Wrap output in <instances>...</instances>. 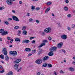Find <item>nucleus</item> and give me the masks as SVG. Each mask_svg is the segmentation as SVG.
<instances>
[{
    "label": "nucleus",
    "instance_id": "41",
    "mask_svg": "<svg viewBox=\"0 0 75 75\" xmlns=\"http://www.w3.org/2000/svg\"><path fill=\"white\" fill-rule=\"evenodd\" d=\"M4 8V7H2L0 8V10H3Z\"/></svg>",
    "mask_w": 75,
    "mask_h": 75
},
{
    "label": "nucleus",
    "instance_id": "23",
    "mask_svg": "<svg viewBox=\"0 0 75 75\" xmlns=\"http://www.w3.org/2000/svg\"><path fill=\"white\" fill-rule=\"evenodd\" d=\"M0 57L1 59H4V55L3 54H1L0 56Z\"/></svg>",
    "mask_w": 75,
    "mask_h": 75
},
{
    "label": "nucleus",
    "instance_id": "44",
    "mask_svg": "<svg viewBox=\"0 0 75 75\" xmlns=\"http://www.w3.org/2000/svg\"><path fill=\"white\" fill-rule=\"evenodd\" d=\"M48 40L50 41H51V40H52V38L51 37H49L48 38Z\"/></svg>",
    "mask_w": 75,
    "mask_h": 75
},
{
    "label": "nucleus",
    "instance_id": "4",
    "mask_svg": "<svg viewBox=\"0 0 75 75\" xmlns=\"http://www.w3.org/2000/svg\"><path fill=\"white\" fill-rule=\"evenodd\" d=\"M16 0H7L6 3L8 4L11 5L12 4V1H14Z\"/></svg>",
    "mask_w": 75,
    "mask_h": 75
},
{
    "label": "nucleus",
    "instance_id": "52",
    "mask_svg": "<svg viewBox=\"0 0 75 75\" xmlns=\"http://www.w3.org/2000/svg\"><path fill=\"white\" fill-rule=\"evenodd\" d=\"M72 28H75V26H74V24H73L72 25Z\"/></svg>",
    "mask_w": 75,
    "mask_h": 75
},
{
    "label": "nucleus",
    "instance_id": "35",
    "mask_svg": "<svg viewBox=\"0 0 75 75\" xmlns=\"http://www.w3.org/2000/svg\"><path fill=\"white\" fill-rule=\"evenodd\" d=\"M35 9V6H31V9L34 10Z\"/></svg>",
    "mask_w": 75,
    "mask_h": 75
},
{
    "label": "nucleus",
    "instance_id": "32",
    "mask_svg": "<svg viewBox=\"0 0 75 75\" xmlns=\"http://www.w3.org/2000/svg\"><path fill=\"white\" fill-rule=\"evenodd\" d=\"M4 32V29H2L0 30V33H2Z\"/></svg>",
    "mask_w": 75,
    "mask_h": 75
},
{
    "label": "nucleus",
    "instance_id": "27",
    "mask_svg": "<svg viewBox=\"0 0 75 75\" xmlns=\"http://www.w3.org/2000/svg\"><path fill=\"white\" fill-rule=\"evenodd\" d=\"M64 9L65 11H68V8L66 6H65L64 7Z\"/></svg>",
    "mask_w": 75,
    "mask_h": 75
},
{
    "label": "nucleus",
    "instance_id": "11",
    "mask_svg": "<svg viewBox=\"0 0 75 75\" xmlns=\"http://www.w3.org/2000/svg\"><path fill=\"white\" fill-rule=\"evenodd\" d=\"M30 42V40H23L22 41V43H28Z\"/></svg>",
    "mask_w": 75,
    "mask_h": 75
},
{
    "label": "nucleus",
    "instance_id": "24",
    "mask_svg": "<svg viewBox=\"0 0 75 75\" xmlns=\"http://www.w3.org/2000/svg\"><path fill=\"white\" fill-rule=\"evenodd\" d=\"M42 42L44 43H47V42H48V40H44Z\"/></svg>",
    "mask_w": 75,
    "mask_h": 75
},
{
    "label": "nucleus",
    "instance_id": "19",
    "mask_svg": "<svg viewBox=\"0 0 75 75\" xmlns=\"http://www.w3.org/2000/svg\"><path fill=\"white\" fill-rule=\"evenodd\" d=\"M15 41H18V42H20V39L19 38H16L15 39Z\"/></svg>",
    "mask_w": 75,
    "mask_h": 75
},
{
    "label": "nucleus",
    "instance_id": "30",
    "mask_svg": "<svg viewBox=\"0 0 75 75\" xmlns=\"http://www.w3.org/2000/svg\"><path fill=\"white\" fill-rule=\"evenodd\" d=\"M29 22H32V21H33V19L32 18H30L29 19Z\"/></svg>",
    "mask_w": 75,
    "mask_h": 75
},
{
    "label": "nucleus",
    "instance_id": "7",
    "mask_svg": "<svg viewBox=\"0 0 75 75\" xmlns=\"http://www.w3.org/2000/svg\"><path fill=\"white\" fill-rule=\"evenodd\" d=\"M57 49V47L55 46L53 47H51L50 50V51H55Z\"/></svg>",
    "mask_w": 75,
    "mask_h": 75
},
{
    "label": "nucleus",
    "instance_id": "64",
    "mask_svg": "<svg viewBox=\"0 0 75 75\" xmlns=\"http://www.w3.org/2000/svg\"><path fill=\"white\" fill-rule=\"evenodd\" d=\"M73 59L75 60V57H73Z\"/></svg>",
    "mask_w": 75,
    "mask_h": 75
},
{
    "label": "nucleus",
    "instance_id": "33",
    "mask_svg": "<svg viewBox=\"0 0 75 75\" xmlns=\"http://www.w3.org/2000/svg\"><path fill=\"white\" fill-rule=\"evenodd\" d=\"M52 67V66L51 65V64H48V67H49L50 68H51V67Z\"/></svg>",
    "mask_w": 75,
    "mask_h": 75
},
{
    "label": "nucleus",
    "instance_id": "29",
    "mask_svg": "<svg viewBox=\"0 0 75 75\" xmlns=\"http://www.w3.org/2000/svg\"><path fill=\"white\" fill-rule=\"evenodd\" d=\"M25 29H26V26H23L22 27V30H24Z\"/></svg>",
    "mask_w": 75,
    "mask_h": 75
},
{
    "label": "nucleus",
    "instance_id": "17",
    "mask_svg": "<svg viewBox=\"0 0 75 75\" xmlns=\"http://www.w3.org/2000/svg\"><path fill=\"white\" fill-rule=\"evenodd\" d=\"M13 74V73L12 71H10L8 72L6 75H12Z\"/></svg>",
    "mask_w": 75,
    "mask_h": 75
},
{
    "label": "nucleus",
    "instance_id": "46",
    "mask_svg": "<svg viewBox=\"0 0 75 75\" xmlns=\"http://www.w3.org/2000/svg\"><path fill=\"white\" fill-rule=\"evenodd\" d=\"M31 43L32 44H35V40H33L32 41Z\"/></svg>",
    "mask_w": 75,
    "mask_h": 75
},
{
    "label": "nucleus",
    "instance_id": "55",
    "mask_svg": "<svg viewBox=\"0 0 75 75\" xmlns=\"http://www.w3.org/2000/svg\"><path fill=\"white\" fill-rule=\"evenodd\" d=\"M54 75H58V73H57L56 72H54Z\"/></svg>",
    "mask_w": 75,
    "mask_h": 75
},
{
    "label": "nucleus",
    "instance_id": "39",
    "mask_svg": "<svg viewBox=\"0 0 75 75\" xmlns=\"http://www.w3.org/2000/svg\"><path fill=\"white\" fill-rule=\"evenodd\" d=\"M4 72V69H3L2 71H0V73H3Z\"/></svg>",
    "mask_w": 75,
    "mask_h": 75
},
{
    "label": "nucleus",
    "instance_id": "26",
    "mask_svg": "<svg viewBox=\"0 0 75 75\" xmlns=\"http://www.w3.org/2000/svg\"><path fill=\"white\" fill-rule=\"evenodd\" d=\"M60 51L61 52L62 51V52H64V54H65V52H66V51H65V50L64 49H62V50H60Z\"/></svg>",
    "mask_w": 75,
    "mask_h": 75
},
{
    "label": "nucleus",
    "instance_id": "51",
    "mask_svg": "<svg viewBox=\"0 0 75 75\" xmlns=\"http://www.w3.org/2000/svg\"><path fill=\"white\" fill-rule=\"evenodd\" d=\"M46 10L49 11H50V8L49 7V8H47Z\"/></svg>",
    "mask_w": 75,
    "mask_h": 75
},
{
    "label": "nucleus",
    "instance_id": "48",
    "mask_svg": "<svg viewBox=\"0 0 75 75\" xmlns=\"http://www.w3.org/2000/svg\"><path fill=\"white\" fill-rule=\"evenodd\" d=\"M35 21L37 23H38H38H40V21L38 20H36Z\"/></svg>",
    "mask_w": 75,
    "mask_h": 75
},
{
    "label": "nucleus",
    "instance_id": "12",
    "mask_svg": "<svg viewBox=\"0 0 75 75\" xmlns=\"http://www.w3.org/2000/svg\"><path fill=\"white\" fill-rule=\"evenodd\" d=\"M21 61V59H17L16 61L14 62V63H19Z\"/></svg>",
    "mask_w": 75,
    "mask_h": 75
},
{
    "label": "nucleus",
    "instance_id": "56",
    "mask_svg": "<svg viewBox=\"0 0 75 75\" xmlns=\"http://www.w3.org/2000/svg\"><path fill=\"white\" fill-rule=\"evenodd\" d=\"M41 75V73L40 72H38V74L37 75Z\"/></svg>",
    "mask_w": 75,
    "mask_h": 75
},
{
    "label": "nucleus",
    "instance_id": "58",
    "mask_svg": "<svg viewBox=\"0 0 75 75\" xmlns=\"http://www.w3.org/2000/svg\"><path fill=\"white\" fill-rule=\"evenodd\" d=\"M8 20H12V18H8Z\"/></svg>",
    "mask_w": 75,
    "mask_h": 75
},
{
    "label": "nucleus",
    "instance_id": "6",
    "mask_svg": "<svg viewBox=\"0 0 75 75\" xmlns=\"http://www.w3.org/2000/svg\"><path fill=\"white\" fill-rule=\"evenodd\" d=\"M61 37L63 40H66L67 38V35H63L61 36Z\"/></svg>",
    "mask_w": 75,
    "mask_h": 75
},
{
    "label": "nucleus",
    "instance_id": "18",
    "mask_svg": "<svg viewBox=\"0 0 75 75\" xmlns=\"http://www.w3.org/2000/svg\"><path fill=\"white\" fill-rule=\"evenodd\" d=\"M41 52H42V50H39V51H38V55H40V54H41Z\"/></svg>",
    "mask_w": 75,
    "mask_h": 75
},
{
    "label": "nucleus",
    "instance_id": "43",
    "mask_svg": "<svg viewBox=\"0 0 75 75\" xmlns=\"http://www.w3.org/2000/svg\"><path fill=\"white\" fill-rule=\"evenodd\" d=\"M60 74H65V72L63 71H62V70H61L60 71Z\"/></svg>",
    "mask_w": 75,
    "mask_h": 75
},
{
    "label": "nucleus",
    "instance_id": "62",
    "mask_svg": "<svg viewBox=\"0 0 75 75\" xmlns=\"http://www.w3.org/2000/svg\"><path fill=\"white\" fill-rule=\"evenodd\" d=\"M7 39L8 40H10V37H8L7 38Z\"/></svg>",
    "mask_w": 75,
    "mask_h": 75
},
{
    "label": "nucleus",
    "instance_id": "8",
    "mask_svg": "<svg viewBox=\"0 0 75 75\" xmlns=\"http://www.w3.org/2000/svg\"><path fill=\"white\" fill-rule=\"evenodd\" d=\"M13 19L15 21H19V19H18V18L16 16H13L12 17Z\"/></svg>",
    "mask_w": 75,
    "mask_h": 75
},
{
    "label": "nucleus",
    "instance_id": "42",
    "mask_svg": "<svg viewBox=\"0 0 75 75\" xmlns=\"http://www.w3.org/2000/svg\"><path fill=\"white\" fill-rule=\"evenodd\" d=\"M40 8L37 7L35 9V10L37 11V10H40Z\"/></svg>",
    "mask_w": 75,
    "mask_h": 75
},
{
    "label": "nucleus",
    "instance_id": "50",
    "mask_svg": "<svg viewBox=\"0 0 75 75\" xmlns=\"http://www.w3.org/2000/svg\"><path fill=\"white\" fill-rule=\"evenodd\" d=\"M1 35H5V33H4V32H3V33H2L1 34Z\"/></svg>",
    "mask_w": 75,
    "mask_h": 75
},
{
    "label": "nucleus",
    "instance_id": "53",
    "mask_svg": "<svg viewBox=\"0 0 75 75\" xmlns=\"http://www.w3.org/2000/svg\"><path fill=\"white\" fill-rule=\"evenodd\" d=\"M34 37H30V40H33V39H34Z\"/></svg>",
    "mask_w": 75,
    "mask_h": 75
},
{
    "label": "nucleus",
    "instance_id": "54",
    "mask_svg": "<svg viewBox=\"0 0 75 75\" xmlns=\"http://www.w3.org/2000/svg\"><path fill=\"white\" fill-rule=\"evenodd\" d=\"M13 41V39L11 40V41H10V43H12Z\"/></svg>",
    "mask_w": 75,
    "mask_h": 75
},
{
    "label": "nucleus",
    "instance_id": "57",
    "mask_svg": "<svg viewBox=\"0 0 75 75\" xmlns=\"http://www.w3.org/2000/svg\"><path fill=\"white\" fill-rule=\"evenodd\" d=\"M13 13H16V11L14 10H12Z\"/></svg>",
    "mask_w": 75,
    "mask_h": 75
},
{
    "label": "nucleus",
    "instance_id": "2",
    "mask_svg": "<svg viewBox=\"0 0 75 75\" xmlns=\"http://www.w3.org/2000/svg\"><path fill=\"white\" fill-rule=\"evenodd\" d=\"M51 28L48 27L45 29L44 31L45 33H50L51 32Z\"/></svg>",
    "mask_w": 75,
    "mask_h": 75
},
{
    "label": "nucleus",
    "instance_id": "38",
    "mask_svg": "<svg viewBox=\"0 0 75 75\" xmlns=\"http://www.w3.org/2000/svg\"><path fill=\"white\" fill-rule=\"evenodd\" d=\"M4 33H5V35L7 34L8 33V31H4Z\"/></svg>",
    "mask_w": 75,
    "mask_h": 75
},
{
    "label": "nucleus",
    "instance_id": "25",
    "mask_svg": "<svg viewBox=\"0 0 75 75\" xmlns=\"http://www.w3.org/2000/svg\"><path fill=\"white\" fill-rule=\"evenodd\" d=\"M47 65H48V64L46 63H45L44 64L42 65V67H46L47 66Z\"/></svg>",
    "mask_w": 75,
    "mask_h": 75
},
{
    "label": "nucleus",
    "instance_id": "10",
    "mask_svg": "<svg viewBox=\"0 0 75 75\" xmlns=\"http://www.w3.org/2000/svg\"><path fill=\"white\" fill-rule=\"evenodd\" d=\"M18 67H19V65H18V64H16L14 65V69H15V70H17L18 69Z\"/></svg>",
    "mask_w": 75,
    "mask_h": 75
},
{
    "label": "nucleus",
    "instance_id": "21",
    "mask_svg": "<svg viewBox=\"0 0 75 75\" xmlns=\"http://www.w3.org/2000/svg\"><path fill=\"white\" fill-rule=\"evenodd\" d=\"M47 6H50L51 4H52V2L51 1L48 2V3H47Z\"/></svg>",
    "mask_w": 75,
    "mask_h": 75
},
{
    "label": "nucleus",
    "instance_id": "61",
    "mask_svg": "<svg viewBox=\"0 0 75 75\" xmlns=\"http://www.w3.org/2000/svg\"><path fill=\"white\" fill-rule=\"evenodd\" d=\"M19 4H22L23 2L21 1H19Z\"/></svg>",
    "mask_w": 75,
    "mask_h": 75
},
{
    "label": "nucleus",
    "instance_id": "63",
    "mask_svg": "<svg viewBox=\"0 0 75 75\" xmlns=\"http://www.w3.org/2000/svg\"><path fill=\"white\" fill-rule=\"evenodd\" d=\"M9 47H13V45H10Z\"/></svg>",
    "mask_w": 75,
    "mask_h": 75
},
{
    "label": "nucleus",
    "instance_id": "15",
    "mask_svg": "<svg viewBox=\"0 0 75 75\" xmlns=\"http://www.w3.org/2000/svg\"><path fill=\"white\" fill-rule=\"evenodd\" d=\"M53 54L54 53H53L52 51L50 52L48 54V55H49V56H52Z\"/></svg>",
    "mask_w": 75,
    "mask_h": 75
},
{
    "label": "nucleus",
    "instance_id": "1",
    "mask_svg": "<svg viewBox=\"0 0 75 75\" xmlns=\"http://www.w3.org/2000/svg\"><path fill=\"white\" fill-rule=\"evenodd\" d=\"M49 58V57L48 56H45L42 59H38L36 61H35V62L37 64H38V65H40V64H41L42 61L43 62H45V61L46 60H47V59H48Z\"/></svg>",
    "mask_w": 75,
    "mask_h": 75
},
{
    "label": "nucleus",
    "instance_id": "49",
    "mask_svg": "<svg viewBox=\"0 0 75 75\" xmlns=\"http://www.w3.org/2000/svg\"><path fill=\"white\" fill-rule=\"evenodd\" d=\"M65 1L66 3H69V1L68 0H65Z\"/></svg>",
    "mask_w": 75,
    "mask_h": 75
},
{
    "label": "nucleus",
    "instance_id": "37",
    "mask_svg": "<svg viewBox=\"0 0 75 75\" xmlns=\"http://www.w3.org/2000/svg\"><path fill=\"white\" fill-rule=\"evenodd\" d=\"M67 16L69 18H70V17H71V15L70 14H69L68 15H67Z\"/></svg>",
    "mask_w": 75,
    "mask_h": 75
},
{
    "label": "nucleus",
    "instance_id": "45",
    "mask_svg": "<svg viewBox=\"0 0 75 75\" xmlns=\"http://www.w3.org/2000/svg\"><path fill=\"white\" fill-rule=\"evenodd\" d=\"M67 29L69 30V31H71V28L68 27H67Z\"/></svg>",
    "mask_w": 75,
    "mask_h": 75
},
{
    "label": "nucleus",
    "instance_id": "36",
    "mask_svg": "<svg viewBox=\"0 0 75 75\" xmlns=\"http://www.w3.org/2000/svg\"><path fill=\"white\" fill-rule=\"evenodd\" d=\"M41 35L42 36H44L45 35V32H42L41 34Z\"/></svg>",
    "mask_w": 75,
    "mask_h": 75
},
{
    "label": "nucleus",
    "instance_id": "5",
    "mask_svg": "<svg viewBox=\"0 0 75 75\" xmlns=\"http://www.w3.org/2000/svg\"><path fill=\"white\" fill-rule=\"evenodd\" d=\"M63 45V42H61L57 45V47L59 48H61Z\"/></svg>",
    "mask_w": 75,
    "mask_h": 75
},
{
    "label": "nucleus",
    "instance_id": "34",
    "mask_svg": "<svg viewBox=\"0 0 75 75\" xmlns=\"http://www.w3.org/2000/svg\"><path fill=\"white\" fill-rule=\"evenodd\" d=\"M18 34H20L21 33V31L20 30H19L18 31Z\"/></svg>",
    "mask_w": 75,
    "mask_h": 75
},
{
    "label": "nucleus",
    "instance_id": "28",
    "mask_svg": "<svg viewBox=\"0 0 75 75\" xmlns=\"http://www.w3.org/2000/svg\"><path fill=\"white\" fill-rule=\"evenodd\" d=\"M4 23L5 24H6V25H8V21H5L4 22Z\"/></svg>",
    "mask_w": 75,
    "mask_h": 75
},
{
    "label": "nucleus",
    "instance_id": "22",
    "mask_svg": "<svg viewBox=\"0 0 75 75\" xmlns=\"http://www.w3.org/2000/svg\"><path fill=\"white\" fill-rule=\"evenodd\" d=\"M45 45V43H42L41 44V45H40V46H39V47H42L43 46H44V45Z\"/></svg>",
    "mask_w": 75,
    "mask_h": 75
},
{
    "label": "nucleus",
    "instance_id": "13",
    "mask_svg": "<svg viewBox=\"0 0 75 75\" xmlns=\"http://www.w3.org/2000/svg\"><path fill=\"white\" fill-rule=\"evenodd\" d=\"M23 35H27V30H24L22 33Z\"/></svg>",
    "mask_w": 75,
    "mask_h": 75
},
{
    "label": "nucleus",
    "instance_id": "20",
    "mask_svg": "<svg viewBox=\"0 0 75 75\" xmlns=\"http://www.w3.org/2000/svg\"><path fill=\"white\" fill-rule=\"evenodd\" d=\"M25 50L26 51H31V49L29 48H26L25 49Z\"/></svg>",
    "mask_w": 75,
    "mask_h": 75
},
{
    "label": "nucleus",
    "instance_id": "16",
    "mask_svg": "<svg viewBox=\"0 0 75 75\" xmlns=\"http://www.w3.org/2000/svg\"><path fill=\"white\" fill-rule=\"evenodd\" d=\"M5 55H6V57L5 58V60H6V61H8L10 58H9V57H8V56H7V54Z\"/></svg>",
    "mask_w": 75,
    "mask_h": 75
},
{
    "label": "nucleus",
    "instance_id": "31",
    "mask_svg": "<svg viewBox=\"0 0 75 75\" xmlns=\"http://www.w3.org/2000/svg\"><path fill=\"white\" fill-rule=\"evenodd\" d=\"M19 28V26H16L14 28L15 30H16V29H18Z\"/></svg>",
    "mask_w": 75,
    "mask_h": 75
},
{
    "label": "nucleus",
    "instance_id": "14",
    "mask_svg": "<svg viewBox=\"0 0 75 75\" xmlns=\"http://www.w3.org/2000/svg\"><path fill=\"white\" fill-rule=\"evenodd\" d=\"M69 70L71 72H74L75 71V69L72 67H70L69 68Z\"/></svg>",
    "mask_w": 75,
    "mask_h": 75
},
{
    "label": "nucleus",
    "instance_id": "59",
    "mask_svg": "<svg viewBox=\"0 0 75 75\" xmlns=\"http://www.w3.org/2000/svg\"><path fill=\"white\" fill-rule=\"evenodd\" d=\"M31 55H32V54L30 53L28 55V57H29V56H31Z\"/></svg>",
    "mask_w": 75,
    "mask_h": 75
},
{
    "label": "nucleus",
    "instance_id": "47",
    "mask_svg": "<svg viewBox=\"0 0 75 75\" xmlns=\"http://www.w3.org/2000/svg\"><path fill=\"white\" fill-rule=\"evenodd\" d=\"M32 51H33V52L34 53H35V52H36L37 51V50H32Z\"/></svg>",
    "mask_w": 75,
    "mask_h": 75
},
{
    "label": "nucleus",
    "instance_id": "9",
    "mask_svg": "<svg viewBox=\"0 0 75 75\" xmlns=\"http://www.w3.org/2000/svg\"><path fill=\"white\" fill-rule=\"evenodd\" d=\"M2 51L4 52V55H7V49L6 48H4L2 50Z\"/></svg>",
    "mask_w": 75,
    "mask_h": 75
},
{
    "label": "nucleus",
    "instance_id": "3",
    "mask_svg": "<svg viewBox=\"0 0 75 75\" xmlns=\"http://www.w3.org/2000/svg\"><path fill=\"white\" fill-rule=\"evenodd\" d=\"M10 54H12L13 57H16L17 55V52L16 51H11L10 52Z\"/></svg>",
    "mask_w": 75,
    "mask_h": 75
},
{
    "label": "nucleus",
    "instance_id": "60",
    "mask_svg": "<svg viewBox=\"0 0 75 75\" xmlns=\"http://www.w3.org/2000/svg\"><path fill=\"white\" fill-rule=\"evenodd\" d=\"M48 11H48L46 9L45 11V13H48Z\"/></svg>",
    "mask_w": 75,
    "mask_h": 75
},
{
    "label": "nucleus",
    "instance_id": "40",
    "mask_svg": "<svg viewBox=\"0 0 75 75\" xmlns=\"http://www.w3.org/2000/svg\"><path fill=\"white\" fill-rule=\"evenodd\" d=\"M27 16H28V17H30V16H31V15L29 13H28L27 14Z\"/></svg>",
    "mask_w": 75,
    "mask_h": 75
}]
</instances>
